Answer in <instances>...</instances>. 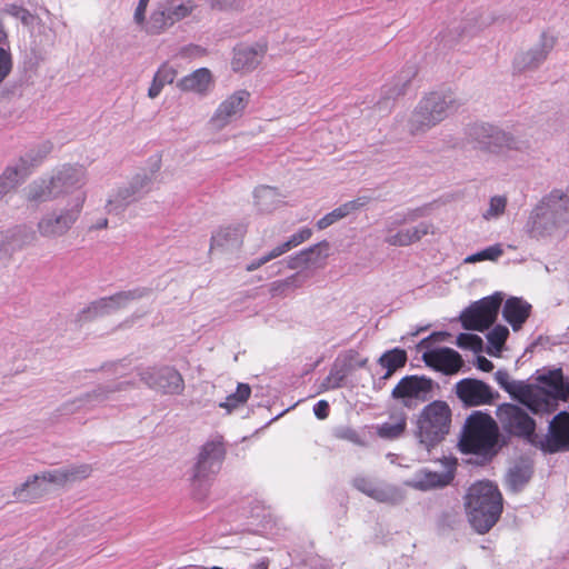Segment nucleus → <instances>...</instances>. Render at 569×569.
I'll return each mask as SVG.
<instances>
[{"label": "nucleus", "mask_w": 569, "mask_h": 569, "mask_svg": "<svg viewBox=\"0 0 569 569\" xmlns=\"http://www.w3.org/2000/svg\"><path fill=\"white\" fill-rule=\"evenodd\" d=\"M495 380L533 415H550L558 409L559 401L569 398V381L560 369L539 376L536 383L511 381L506 370L496 371Z\"/></svg>", "instance_id": "1"}, {"label": "nucleus", "mask_w": 569, "mask_h": 569, "mask_svg": "<svg viewBox=\"0 0 569 569\" xmlns=\"http://www.w3.org/2000/svg\"><path fill=\"white\" fill-rule=\"evenodd\" d=\"M468 137L475 149L503 161H513L516 154L528 153L530 149L528 140L489 123L472 126Z\"/></svg>", "instance_id": "2"}, {"label": "nucleus", "mask_w": 569, "mask_h": 569, "mask_svg": "<svg viewBox=\"0 0 569 569\" xmlns=\"http://www.w3.org/2000/svg\"><path fill=\"white\" fill-rule=\"evenodd\" d=\"M466 509L470 525L478 533L488 532L502 512V496L490 481L473 483L466 496Z\"/></svg>", "instance_id": "3"}, {"label": "nucleus", "mask_w": 569, "mask_h": 569, "mask_svg": "<svg viewBox=\"0 0 569 569\" xmlns=\"http://www.w3.org/2000/svg\"><path fill=\"white\" fill-rule=\"evenodd\" d=\"M460 107V101L452 92H430L423 97L411 112L408 131L421 136L443 121Z\"/></svg>", "instance_id": "4"}, {"label": "nucleus", "mask_w": 569, "mask_h": 569, "mask_svg": "<svg viewBox=\"0 0 569 569\" xmlns=\"http://www.w3.org/2000/svg\"><path fill=\"white\" fill-rule=\"evenodd\" d=\"M498 426L487 413L476 411L466 421L460 440V449L465 453H473L482 461L490 460L497 453Z\"/></svg>", "instance_id": "5"}, {"label": "nucleus", "mask_w": 569, "mask_h": 569, "mask_svg": "<svg viewBox=\"0 0 569 569\" xmlns=\"http://www.w3.org/2000/svg\"><path fill=\"white\" fill-rule=\"evenodd\" d=\"M226 458V446L222 436L208 440L198 455L191 477L192 497L203 500L208 496V481L219 471Z\"/></svg>", "instance_id": "6"}, {"label": "nucleus", "mask_w": 569, "mask_h": 569, "mask_svg": "<svg viewBox=\"0 0 569 569\" xmlns=\"http://www.w3.org/2000/svg\"><path fill=\"white\" fill-rule=\"evenodd\" d=\"M451 409L446 401L435 400L423 407L417 420V437L426 449L430 450L449 433Z\"/></svg>", "instance_id": "7"}, {"label": "nucleus", "mask_w": 569, "mask_h": 569, "mask_svg": "<svg viewBox=\"0 0 569 569\" xmlns=\"http://www.w3.org/2000/svg\"><path fill=\"white\" fill-rule=\"evenodd\" d=\"M422 209H409L403 212H397L386 221L385 242L395 247H407L420 241L427 234H433L435 228L430 222H420L415 227L400 229L408 222H412L423 216Z\"/></svg>", "instance_id": "8"}, {"label": "nucleus", "mask_w": 569, "mask_h": 569, "mask_svg": "<svg viewBox=\"0 0 569 569\" xmlns=\"http://www.w3.org/2000/svg\"><path fill=\"white\" fill-rule=\"evenodd\" d=\"M199 8L196 0H163L150 14L146 32L161 34L176 23L196 17Z\"/></svg>", "instance_id": "9"}, {"label": "nucleus", "mask_w": 569, "mask_h": 569, "mask_svg": "<svg viewBox=\"0 0 569 569\" xmlns=\"http://www.w3.org/2000/svg\"><path fill=\"white\" fill-rule=\"evenodd\" d=\"M437 383L426 376H405L391 391V398L402 407L413 410L432 397Z\"/></svg>", "instance_id": "10"}, {"label": "nucleus", "mask_w": 569, "mask_h": 569, "mask_svg": "<svg viewBox=\"0 0 569 569\" xmlns=\"http://www.w3.org/2000/svg\"><path fill=\"white\" fill-rule=\"evenodd\" d=\"M503 301V295L496 292L472 303L460 316L465 329L485 331L497 319L498 311Z\"/></svg>", "instance_id": "11"}, {"label": "nucleus", "mask_w": 569, "mask_h": 569, "mask_svg": "<svg viewBox=\"0 0 569 569\" xmlns=\"http://www.w3.org/2000/svg\"><path fill=\"white\" fill-rule=\"evenodd\" d=\"M532 446L545 453L569 451V413H557L549 422L546 435L533 436Z\"/></svg>", "instance_id": "12"}, {"label": "nucleus", "mask_w": 569, "mask_h": 569, "mask_svg": "<svg viewBox=\"0 0 569 569\" xmlns=\"http://www.w3.org/2000/svg\"><path fill=\"white\" fill-rule=\"evenodd\" d=\"M84 200L86 194L82 192L70 208L62 210L59 214L41 218L37 226L40 236L50 239L64 236L79 219Z\"/></svg>", "instance_id": "13"}, {"label": "nucleus", "mask_w": 569, "mask_h": 569, "mask_svg": "<svg viewBox=\"0 0 569 569\" xmlns=\"http://www.w3.org/2000/svg\"><path fill=\"white\" fill-rule=\"evenodd\" d=\"M496 413L507 432L522 437L532 445L533 436H537L536 422L523 409L513 403H502Z\"/></svg>", "instance_id": "14"}, {"label": "nucleus", "mask_w": 569, "mask_h": 569, "mask_svg": "<svg viewBox=\"0 0 569 569\" xmlns=\"http://www.w3.org/2000/svg\"><path fill=\"white\" fill-rule=\"evenodd\" d=\"M457 397L468 407L491 405L499 393L486 382L466 378L458 381L455 386Z\"/></svg>", "instance_id": "15"}, {"label": "nucleus", "mask_w": 569, "mask_h": 569, "mask_svg": "<svg viewBox=\"0 0 569 569\" xmlns=\"http://www.w3.org/2000/svg\"><path fill=\"white\" fill-rule=\"evenodd\" d=\"M66 477L64 469L47 471L41 476L36 475L20 487H17L13 491V496L24 502H34L47 493V489L38 482L40 479L57 486H66L68 483Z\"/></svg>", "instance_id": "16"}, {"label": "nucleus", "mask_w": 569, "mask_h": 569, "mask_svg": "<svg viewBox=\"0 0 569 569\" xmlns=\"http://www.w3.org/2000/svg\"><path fill=\"white\" fill-rule=\"evenodd\" d=\"M140 376L150 388L163 393L180 395L184 390L183 378L174 368L147 369Z\"/></svg>", "instance_id": "17"}, {"label": "nucleus", "mask_w": 569, "mask_h": 569, "mask_svg": "<svg viewBox=\"0 0 569 569\" xmlns=\"http://www.w3.org/2000/svg\"><path fill=\"white\" fill-rule=\"evenodd\" d=\"M456 461L446 459L442 471H432L421 469L415 473L409 485L418 490L427 491L436 488H442L449 485L455 477Z\"/></svg>", "instance_id": "18"}, {"label": "nucleus", "mask_w": 569, "mask_h": 569, "mask_svg": "<svg viewBox=\"0 0 569 569\" xmlns=\"http://www.w3.org/2000/svg\"><path fill=\"white\" fill-rule=\"evenodd\" d=\"M144 296V290L136 289L129 291L117 292L113 296L100 298L93 301L84 311V319L109 313L128 306L134 299Z\"/></svg>", "instance_id": "19"}, {"label": "nucleus", "mask_w": 569, "mask_h": 569, "mask_svg": "<svg viewBox=\"0 0 569 569\" xmlns=\"http://www.w3.org/2000/svg\"><path fill=\"white\" fill-rule=\"evenodd\" d=\"M555 43L556 39L543 32L537 44L515 58V69L518 71L537 69L547 59L548 54L553 49Z\"/></svg>", "instance_id": "20"}, {"label": "nucleus", "mask_w": 569, "mask_h": 569, "mask_svg": "<svg viewBox=\"0 0 569 569\" xmlns=\"http://www.w3.org/2000/svg\"><path fill=\"white\" fill-rule=\"evenodd\" d=\"M267 49L268 46L266 42L237 47L231 60L232 70L241 73L251 72L261 63Z\"/></svg>", "instance_id": "21"}, {"label": "nucleus", "mask_w": 569, "mask_h": 569, "mask_svg": "<svg viewBox=\"0 0 569 569\" xmlns=\"http://www.w3.org/2000/svg\"><path fill=\"white\" fill-rule=\"evenodd\" d=\"M537 206L561 228L569 224V196L563 191L552 190Z\"/></svg>", "instance_id": "22"}, {"label": "nucleus", "mask_w": 569, "mask_h": 569, "mask_svg": "<svg viewBox=\"0 0 569 569\" xmlns=\"http://www.w3.org/2000/svg\"><path fill=\"white\" fill-rule=\"evenodd\" d=\"M422 360L428 367L446 375H453L463 365L461 356L450 348H438L423 352Z\"/></svg>", "instance_id": "23"}, {"label": "nucleus", "mask_w": 569, "mask_h": 569, "mask_svg": "<svg viewBox=\"0 0 569 569\" xmlns=\"http://www.w3.org/2000/svg\"><path fill=\"white\" fill-rule=\"evenodd\" d=\"M525 230L529 237L536 240L551 238L565 231L563 228L541 211L538 206H536L530 212Z\"/></svg>", "instance_id": "24"}, {"label": "nucleus", "mask_w": 569, "mask_h": 569, "mask_svg": "<svg viewBox=\"0 0 569 569\" xmlns=\"http://www.w3.org/2000/svg\"><path fill=\"white\" fill-rule=\"evenodd\" d=\"M250 99V92L241 89L234 91L226 100H223L212 117V121L218 127H223L229 120L237 114H240L247 107Z\"/></svg>", "instance_id": "25"}, {"label": "nucleus", "mask_w": 569, "mask_h": 569, "mask_svg": "<svg viewBox=\"0 0 569 569\" xmlns=\"http://www.w3.org/2000/svg\"><path fill=\"white\" fill-rule=\"evenodd\" d=\"M58 196L69 193L81 188L86 183V170L83 167H63L52 177Z\"/></svg>", "instance_id": "26"}, {"label": "nucleus", "mask_w": 569, "mask_h": 569, "mask_svg": "<svg viewBox=\"0 0 569 569\" xmlns=\"http://www.w3.org/2000/svg\"><path fill=\"white\" fill-rule=\"evenodd\" d=\"M530 312L531 305L517 297L507 299L502 308V317L512 327L513 331L521 329Z\"/></svg>", "instance_id": "27"}, {"label": "nucleus", "mask_w": 569, "mask_h": 569, "mask_svg": "<svg viewBox=\"0 0 569 569\" xmlns=\"http://www.w3.org/2000/svg\"><path fill=\"white\" fill-rule=\"evenodd\" d=\"M213 77L208 68H200L182 77L177 82V88L184 92L204 94L212 86Z\"/></svg>", "instance_id": "28"}, {"label": "nucleus", "mask_w": 569, "mask_h": 569, "mask_svg": "<svg viewBox=\"0 0 569 569\" xmlns=\"http://www.w3.org/2000/svg\"><path fill=\"white\" fill-rule=\"evenodd\" d=\"M244 234L246 228L242 226L221 227L211 236L210 250L216 248H240Z\"/></svg>", "instance_id": "29"}, {"label": "nucleus", "mask_w": 569, "mask_h": 569, "mask_svg": "<svg viewBox=\"0 0 569 569\" xmlns=\"http://www.w3.org/2000/svg\"><path fill=\"white\" fill-rule=\"evenodd\" d=\"M328 249L329 244L326 241L315 244L309 249L300 251L295 257H291L288 261V267L290 269H298L303 266L318 264L327 258Z\"/></svg>", "instance_id": "30"}, {"label": "nucleus", "mask_w": 569, "mask_h": 569, "mask_svg": "<svg viewBox=\"0 0 569 569\" xmlns=\"http://www.w3.org/2000/svg\"><path fill=\"white\" fill-rule=\"evenodd\" d=\"M407 428V415L402 410L392 411L389 420L378 426L377 433L383 439H397Z\"/></svg>", "instance_id": "31"}, {"label": "nucleus", "mask_w": 569, "mask_h": 569, "mask_svg": "<svg viewBox=\"0 0 569 569\" xmlns=\"http://www.w3.org/2000/svg\"><path fill=\"white\" fill-rule=\"evenodd\" d=\"M57 197L59 196L52 177L34 181L29 186L27 193V199L30 202H44Z\"/></svg>", "instance_id": "32"}, {"label": "nucleus", "mask_w": 569, "mask_h": 569, "mask_svg": "<svg viewBox=\"0 0 569 569\" xmlns=\"http://www.w3.org/2000/svg\"><path fill=\"white\" fill-rule=\"evenodd\" d=\"M177 70L168 62L162 63L153 76L151 86L148 90V97L157 98L166 84H170L177 78Z\"/></svg>", "instance_id": "33"}, {"label": "nucleus", "mask_w": 569, "mask_h": 569, "mask_svg": "<svg viewBox=\"0 0 569 569\" xmlns=\"http://www.w3.org/2000/svg\"><path fill=\"white\" fill-rule=\"evenodd\" d=\"M406 361L407 353L402 349L396 348L385 352L379 359L380 366L386 369V372L383 373L382 378H390L397 369L406 365Z\"/></svg>", "instance_id": "34"}, {"label": "nucleus", "mask_w": 569, "mask_h": 569, "mask_svg": "<svg viewBox=\"0 0 569 569\" xmlns=\"http://www.w3.org/2000/svg\"><path fill=\"white\" fill-rule=\"evenodd\" d=\"M509 336V330L502 325H497L487 335L489 346L487 352L490 356L498 357L503 349L505 342Z\"/></svg>", "instance_id": "35"}, {"label": "nucleus", "mask_w": 569, "mask_h": 569, "mask_svg": "<svg viewBox=\"0 0 569 569\" xmlns=\"http://www.w3.org/2000/svg\"><path fill=\"white\" fill-rule=\"evenodd\" d=\"M532 470L529 466H515L507 473V485L510 490L519 491L530 480Z\"/></svg>", "instance_id": "36"}, {"label": "nucleus", "mask_w": 569, "mask_h": 569, "mask_svg": "<svg viewBox=\"0 0 569 569\" xmlns=\"http://www.w3.org/2000/svg\"><path fill=\"white\" fill-rule=\"evenodd\" d=\"M356 209L355 201H349L347 203H343L342 206L336 208L331 212L323 216L321 219L317 222V228L319 230L327 229L331 224L336 223L337 221L343 219L348 214L352 213V211Z\"/></svg>", "instance_id": "37"}, {"label": "nucleus", "mask_w": 569, "mask_h": 569, "mask_svg": "<svg viewBox=\"0 0 569 569\" xmlns=\"http://www.w3.org/2000/svg\"><path fill=\"white\" fill-rule=\"evenodd\" d=\"M26 168L8 167L0 176V199L12 190L19 182V179L26 176Z\"/></svg>", "instance_id": "38"}, {"label": "nucleus", "mask_w": 569, "mask_h": 569, "mask_svg": "<svg viewBox=\"0 0 569 569\" xmlns=\"http://www.w3.org/2000/svg\"><path fill=\"white\" fill-rule=\"evenodd\" d=\"M251 395V388L248 383H238L236 392L229 395L226 401L220 403V407L226 408L228 411L239 408L244 405Z\"/></svg>", "instance_id": "39"}, {"label": "nucleus", "mask_w": 569, "mask_h": 569, "mask_svg": "<svg viewBox=\"0 0 569 569\" xmlns=\"http://www.w3.org/2000/svg\"><path fill=\"white\" fill-rule=\"evenodd\" d=\"M358 490L380 502H392L395 493L391 490L375 486L366 480L358 481Z\"/></svg>", "instance_id": "40"}, {"label": "nucleus", "mask_w": 569, "mask_h": 569, "mask_svg": "<svg viewBox=\"0 0 569 569\" xmlns=\"http://www.w3.org/2000/svg\"><path fill=\"white\" fill-rule=\"evenodd\" d=\"M508 199L506 196H493L489 200L488 208L482 212L487 221L499 219L506 212Z\"/></svg>", "instance_id": "41"}, {"label": "nucleus", "mask_w": 569, "mask_h": 569, "mask_svg": "<svg viewBox=\"0 0 569 569\" xmlns=\"http://www.w3.org/2000/svg\"><path fill=\"white\" fill-rule=\"evenodd\" d=\"M503 250L500 244L490 246L479 252L470 254L465 258V263H476L483 260H497L500 256H502Z\"/></svg>", "instance_id": "42"}, {"label": "nucleus", "mask_w": 569, "mask_h": 569, "mask_svg": "<svg viewBox=\"0 0 569 569\" xmlns=\"http://www.w3.org/2000/svg\"><path fill=\"white\" fill-rule=\"evenodd\" d=\"M457 346L462 349H469L475 352H479L482 350V339L473 333H460L457 337L456 341Z\"/></svg>", "instance_id": "43"}, {"label": "nucleus", "mask_w": 569, "mask_h": 569, "mask_svg": "<svg viewBox=\"0 0 569 569\" xmlns=\"http://www.w3.org/2000/svg\"><path fill=\"white\" fill-rule=\"evenodd\" d=\"M92 472V468L89 465H81L76 467H70L64 469L67 482H76L83 479H87Z\"/></svg>", "instance_id": "44"}, {"label": "nucleus", "mask_w": 569, "mask_h": 569, "mask_svg": "<svg viewBox=\"0 0 569 569\" xmlns=\"http://www.w3.org/2000/svg\"><path fill=\"white\" fill-rule=\"evenodd\" d=\"M403 93V87L402 88H391V89H388L387 91V96L386 97H382L377 103H376V108L380 111V112H388L391 107H392V103H393V100Z\"/></svg>", "instance_id": "45"}, {"label": "nucleus", "mask_w": 569, "mask_h": 569, "mask_svg": "<svg viewBox=\"0 0 569 569\" xmlns=\"http://www.w3.org/2000/svg\"><path fill=\"white\" fill-rule=\"evenodd\" d=\"M12 69V56L9 49L0 47V83L8 77Z\"/></svg>", "instance_id": "46"}, {"label": "nucleus", "mask_w": 569, "mask_h": 569, "mask_svg": "<svg viewBox=\"0 0 569 569\" xmlns=\"http://www.w3.org/2000/svg\"><path fill=\"white\" fill-rule=\"evenodd\" d=\"M332 438L337 441L356 442V431L351 426H338L332 431Z\"/></svg>", "instance_id": "47"}, {"label": "nucleus", "mask_w": 569, "mask_h": 569, "mask_svg": "<svg viewBox=\"0 0 569 569\" xmlns=\"http://www.w3.org/2000/svg\"><path fill=\"white\" fill-rule=\"evenodd\" d=\"M296 276L289 277L283 280L274 281L270 286V295L272 297L282 296L288 289L295 286Z\"/></svg>", "instance_id": "48"}, {"label": "nucleus", "mask_w": 569, "mask_h": 569, "mask_svg": "<svg viewBox=\"0 0 569 569\" xmlns=\"http://www.w3.org/2000/svg\"><path fill=\"white\" fill-rule=\"evenodd\" d=\"M342 378L343 376L339 375V372H330V375L321 382L319 392H325L329 389L340 387Z\"/></svg>", "instance_id": "49"}, {"label": "nucleus", "mask_w": 569, "mask_h": 569, "mask_svg": "<svg viewBox=\"0 0 569 569\" xmlns=\"http://www.w3.org/2000/svg\"><path fill=\"white\" fill-rule=\"evenodd\" d=\"M244 0H211V7L220 10L238 9Z\"/></svg>", "instance_id": "50"}, {"label": "nucleus", "mask_w": 569, "mask_h": 569, "mask_svg": "<svg viewBox=\"0 0 569 569\" xmlns=\"http://www.w3.org/2000/svg\"><path fill=\"white\" fill-rule=\"evenodd\" d=\"M180 54L187 58L203 57L207 54L206 49L197 44H190L181 49Z\"/></svg>", "instance_id": "51"}, {"label": "nucleus", "mask_w": 569, "mask_h": 569, "mask_svg": "<svg viewBox=\"0 0 569 569\" xmlns=\"http://www.w3.org/2000/svg\"><path fill=\"white\" fill-rule=\"evenodd\" d=\"M329 411L330 407L326 400H319L313 407L315 416L320 420L328 418Z\"/></svg>", "instance_id": "52"}, {"label": "nucleus", "mask_w": 569, "mask_h": 569, "mask_svg": "<svg viewBox=\"0 0 569 569\" xmlns=\"http://www.w3.org/2000/svg\"><path fill=\"white\" fill-rule=\"evenodd\" d=\"M288 251H289V249L287 248V244H284V242H283V243L277 246L276 248H273L267 254L262 256V262H269L270 260L276 259Z\"/></svg>", "instance_id": "53"}, {"label": "nucleus", "mask_w": 569, "mask_h": 569, "mask_svg": "<svg viewBox=\"0 0 569 569\" xmlns=\"http://www.w3.org/2000/svg\"><path fill=\"white\" fill-rule=\"evenodd\" d=\"M150 0H139V3L134 11V20L137 23H142L144 21V14Z\"/></svg>", "instance_id": "54"}, {"label": "nucleus", "mask_w": 569, "mask_h": 569, "mask_svg": "<svg viewBox=\"0 0 569 569\" xmlns=\"http://www.w3.org/2000/svg\"><path fill=\"white\" fill-rule=\"evenodd\" d=\"M476 366L485 372H490L493 369V363L483 356L477 357Z\"/></svg>", "instance_id": "55"}, {"label": "nucleus", "mask_w": 569, "mask_h": 569, "mask_svg": "<svg viewBox=\"0 0 569 569\" xmlns=\"http://www.w3.org/2000/svg\"><path fill=\"white\" fill-rule=\"evenodd\" d=\"M4 12L8 13V14L18 17V18H20V17L24 18L26 14L28 13V11L26 9H23L22 7L16 6V4L8 6L4 9Z\"/></svg>", "instance_id": "56"}, {"label": "nucleus", "mask_w": 569, "mask_h": 569, "mask_svg": "<svg viewBox=\"0 0 569 569\" xmlns=\"http://www.w3.org/2000/svg\"><path fill=\"white\" fill-rule=\"evenodd\" d=\"M303 241L300 239V237L298 236V233L296 232L295 234H292L288 241L284 242V244H287V248L289 250H291L292 248L299 246L300 243H302Z\"/></svg>", "instance_id": "57"}, {"label": "nucleus", "mask_w": 569, "mask_h": 569, "mask_svg": "<svg viewBox=\"0 0 569 569\" xmlns=\"http://www.w3.org/2000/svg\"><path fill=\"white\" fill-rule=\"evenodd\" d=\"M297 233L303 242L309 240L312 236V231L310 228H302Z\"/></svg>", "instance_id": "58"}, {"label": "nucleus", "mask_w": 569, "mask_h": 569, "mask_svg": "<svg viewBox=\"0 0 569 569\" xmlns=\"http://www.w3.org/2000/svg\"><path fill=\"white\" fill-rule=\"evenodd\" d=\"M266 262H262V257L258 260L252 261L250 264L247 266V271L251 272L263 266Z\"/></svg>", "instance_id": "59"}, {"label": "nucleus", "mask_w": 569, "mask_h": 569, "mask_svg": "<svg viewBox=\"0 0 569 569\" xmlns=\"http://www.w3.org/2000/svg\"><path fill=\"white\" fill-rule=\"evenodd\" d=\"M108 227V219H102L97 226L96 229H104Z\"/></svg>", "instance_id": "60"}, {"label": "nucleus", "mask_w": 569, "mask_h": 569, "mask_svg": "<svg viewBox=\"0 0 569 569\" xmlns=\"http://www.w3.org/2000/svg\"><path fill=\"white\" fill-rule=\"evenodd\" d=\"M112 204H113V201H112V200H110V201H109V204H108V206L110 207L109 211H111V210H112Z\"/></svg>", "instance_id": "61"}, {"label": "nucleus", "mask_w": 569, "mask_h": 569, "mask_svg": "<svg viewBox=\"0 0 569 569\" xmlns=\"http://www.w3.org/2000/svg\"><path fill=\"white\" fill-rule=\"evenodd\" d=\"M431 337H429L428 339H425L422 340L421 345L426 343Z\"/></svg>", "instance_id": "62"}]
</instances>
